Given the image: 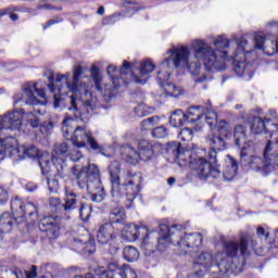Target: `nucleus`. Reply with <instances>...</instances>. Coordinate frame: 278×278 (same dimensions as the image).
<instances>
[{"mask_svg":"<svg viewBox=\"0 0 278 278\" xmlns=\"http://www.w3.org/2000/svg\"><path fill=\"white\" fill-rule=\"evenodd\" d=\"M241 108H242V105L237 104V105L235 106V110H240Z\"/></svg>","mask_w":278,"mask_h":278,"instance_id":"obj_61","label":"nucleus"},{"mask_svg":"<svg viewBox=\"0 0 278 278\" xmlns=\"http://www.w3.org/2000/svg\"><path fill=\"white\" fill-rule=\"evenodd\" d=\"M213 46L215 48L203 39L193 40L191 42L193 59L191 60H189L190 49L186 46L167 50L170 55L161 63L162 71L157 73L160 86L168 84L173 66L174 68H188L195 84L212 81V74L201 75V62L208 73L225 71L227 62H232L236 75L249 80L253 78V68L251 63L247 62V55L255 50L273 55V39L266 42V36L262 34L254 36V45H250L244 36L239 40H229L227 36L219 35L213 38Z\"/></svg>","mask_w":278,"mask_h":278,"instance_id":"obj_1","label":"nucleus"},{"mask_svg":"<svg viewBox=\"0 0 278 278\" xmlns=\"http://www.w3.org/2000/svg\"><path fill=\"white\" fill-rule=\"evenodd\" d=\"M25 12H27L28 14H36V9L27 8L25 9Z\"/></svg>","mask_w":278,"mask_h":278,"instance_id":"obj_57","label":"nucleus"},{"mask_svg":"<svg viewBox=\"0 0 278 278\" xmlns=\"http://www.w3.org/2000/svg\"><path fill=\"white\" fill-rule=\"evenodd\" d=\"M66 125H68V119H64L63 121V127H62V131H63V134H64V136H68V134H70V129H68V126H66Z\"/></svg>","mask_w":278,"mask_h":278,"instance_id":"obj_50","label":"nucleus"},{"mask_svg":"<svg viewBox=\"0 0 278 278\" xmlns=\"http://www.w3.org/2000/svg\"><path fill=\"white\" fill-rule=\"evenodd\" d=\"M65 153H68V143L62 142V143H56L54 146L53 153H52L53 165L51 167V170H53V168H55L56 170V174H54V177H56V175H62V173H64V159L58 155H64Z\"/></svg>","mask_w":278,"mask_h":278,"instance_id":"obj_17","label":"nucleus"},{"mask_svg":"<svg viewBox=\"0 0 278 278\" xmlns=\"http://www.w3.org/2000/svg\"><path fill=\"white\" fill-rule=\"evenodd\" d=\"M99 278H138L136 270L129 265L118 266L117 263H109L108 270L100 268L98 270Z\"/></svg>","mask_w":278,"mask_h":278,"instance_id":"obj_15","label":"nucleus"},{"mask_svg":"<svg viewBox=\"0 0 278 278\" xmlns=\"http://www.w3.org/2000/svg\"><path fill=\"white\" fill-rule=\"evenodd\" d=\"M167 151L176 157V162L179 166H189L191 170L197 172L199 179H202L203 181L210 178L218 179L220 177V169L211 166L207 163V160L197 156L192 151L181 149L180 142H169Z\"/></svg>","mask_w":278,"mask_h":278,"instance_id":"obj_5","label":"nucleus"},{"mask_svg":"<svg viewBox=\"0 0 278 278\" xmlns=\"http://www.w3.org/2000/svg\"><path fill=\"white\" fill-rule=\"evenodd\" d=\"M213 130L216 135L220 136V138L229 139L231 138V128L229 127V124H227L226 121H222L216 127H213Z\"/></svg>","mask_w":278,"mask_h":278,"instance_id":"obj_33","label":"nucleus"},{"mask_svg":"<svg viewBox=\"0 0 278 278\" xmlns=\"http://www.w3.org/2000/svg\"><path fill=\"white\" fill-rule=\"evenodd\" d=\"M72 249L76 253H81L83 255H92L94 253V242L84 241V239H74L72 241Z\"/></svg>","mask_w":278,"mask_h":278,"instance_id":"obj_22","label":"nucleus"},{"mask_svg":"<svg viewBox=\"0 0 278 278\" xmlns=\"http://www.w3.org/2000/svg\"><path fill=\"white\" fill-rule=\"evenodd\" d=\"M81 75H84V67L78 65L74 68L72 85L64 75H58L55 84L65 81L68 91L73 92V96L70 97V112H74L76 118L79 117L84 123H88L90 114L94 110V97H92V92L88 89V84L81 80Z\"/></svg>","mask_w":278,"mask_h":278,"instance_id":"obj_4","label":"nucleus"},{"mask_svg":"<svg viewBox=\"0 0 278 278\" xmlns=\"http://www.w3.org/2000/svg\"><path fill=\"white\" fill-rule=\"evenodd\" d=\"M56 23H62V18L58 17L56 20H50L48 21L45 26L43 29H49V27H51V25H55Z\"/></svg>","mask_w":278,"mask_h":278,"instance_id":"obj_48","label":"nucleus"},{"mask_svg":"<svg viewBox=\"0 0 278 278\" xmlns=\"http://www.w3.org/2000/svg\"><path fill=\"white\" fill-rule=\"evenodd\" d=\"M111 177V194L112 197H121V163L114 161L109 166Z\"/></svg>","mask_w":278,"mask_h":278,"instance_id":"obj_19","label":"nucleus"},{"mask_svg":"<svg viewBox=\"0 0 278 278\" xmlns=\"http://www.w3.org/2000/svg\"><path fill=\"white\" fill-rule=\"evenodd\" d=\"M90 214H92V206L86 203H81L79 207L80 219L84 222L89 220Z\"/></svg>","mask_w":278,"mask_h":278,"instance_id":"obj_37","label":"nucleus"},{"mask_svg":"<svg viewBox=\"0 0 278 278\" xmlns=\"http://www.w3.org/2000/svg\"><path fill=\"white\" fill-rule=\"evenodd\" d=\"M12 12H16V7L11 5L5 9H0V18L2 16H8V14H12Z\"/></svg>","mask_w":278,"mask_h":278,"instance_id":"obj_44","label":"nucleus"},{"mask_svg":"<svg viewBox=\"0 0 278 278\" xmlns=\"http://www.w3.org/2000/svg\"><path fill=\"white\" fill-rule=\"evenodd\" d=\"M205 109L201 106H191L188 109L187 113H185V117L187 118V123H199V121H205V116H207V112H213L207 109L204 114Z\"/></svg>","mask_w":278,"mask_h":278,"instance_id":"obj_25","label":"nucleus"},{"mask_svg":"<svg viewBox=\"0 0 278 278\" xmlns=\"http://www.w3.org/2000/svg\"><path fill=\"white\" fill-rule=\"evenodd\" d=\"M98 14H100V16H102V14H105V9L103 7H100L98 9Z\"/></svg>","mask_w":278,"mask_h":278,"instance_id":"obj_58","label":"nucleus"},{"mask_svg":"<svg viewBox=\"0 0 278 278\" xmlns=\"http://www.w3.org/2000/svg\"><path fill=\"white\" fill-rule=\"evenodd\" d=\"M73 175L77 179V186L80 190H87L92 203H102L105 201V189L101 182V170L96 164L83 166L79 170V165L73 167Z\"/></svg>","mask_w":278,"mask_h":278,"instance_id":"obj_7","label":"nucleus"},{"mask_svg":"<svg viewBox=\"0 0 278 278\" xmlns=\"http://www.w3.org/2000/svg\"><path fill=\"white\" fill-rule=\"evenodd\" d=\"M1 147L4 150H0V162H3V160L5 159V153H10V152L5 149V146L1 144Z\"/></svg>","mask_w":278,"mask_h":278,"instance_id":"obj_52","label":"nucleus"},{"mask_svg":"<svg viewBox=\"0 0 278 278\" xmlns=\"http://www.w3.org/2000/svg\"><path fill=\"white\" fill-rule=\"evenodd\" d=\"M127 219V214L125 213V208L122 206L114 207L109 215V224L111 225H125V220Z\"/></svg>","mask_w":278,"mask_h":278,"instance_id":"obj_27","label":"nucleus"},{"mask_svg":"<svg viewBox=\"0 0 278 278\" xmlns=\"http://www.w3.org/2000/svg\"><path fill=\"white\" fill-rule=\"evenodd\" d=\"M233 138L235 144L239 148L241 147V149L244 147V144L253 142L252 140L247 141V123H244V125L239 124L235 126Z\"/></svg>","mask_w":278,"mask_h":278,"instance_id":"obj_26","label":"nucleus"},{"mask_svg":"<svg viewBox=\"0 0 278 278\" xmlns=\"http://www.w3.org/2000/svg\"><path fill=\"white\" fill-rule=\"evenodd\" d=\"M269 27H274L278 31V22H270Z\"/></svg>","mask_w":278,"mask_h":278,"instance_id":"obj_55","label":"nucleus"},{"mask_svg":"<svg viewBox=\"0 0 278 278\" xmlns=\"http://www.w3.org/2000/svg\"><path fill=\"white\" fill-rule=\"evenodd\" d=\"M48 125H49V127H52V124H51V123H49Z\"/></svg>","mask_w":278,"mask_h":278,"instance_id":"obj_62","label":"nucleus"},{"mask_svg":"<svg viewBox=\"0 0 278 278\" xmlns=\"http://www.w3.org/2000/svg\"><path fill=\"white\" fill-rule=\"evenodd\" d=\"M106 73L109 77H111V83L106 84L104 89H101V74L99 73V67L97 65L91 66V77L94 81L96 90L101 92L104 101L110 102L112 99H114V97H116V94H118L119 78L124 81V84H127V78H125V75L121 76L119 78L116 77L118 70L114 65H109Z\"/></svg>","mask_w":278,"mask_h":278,"instance_id":"obj_11","label":"nucleus"},{"mask_svg":"<svg viewBox=\"0 0 278 278\" xmlns=\"http://www.w3.org/2000/svg\"><path fill=\"white\" fill-rule=\"evenodd\" d=\"M160 124V117L157 116H152L143 119L141 122L140 128L142 131H149V129H153L155 125Z\"/></svg>","mask_w":278,"mask_h":278,"instance_id":"obj_35","label":"nucleus"},{"mask_svg":"<svg viewBox=\"0 0 278 278\" xmlns=\"http://www.w3.org/2000/svg\"><path fill=\"white\" fill-rule=\"evenodd\" d=\"M155 71V64L151 62L150 60H144L141 62H136L134 64L124 61L122 68L119 71L122 75V79L124 75H127L129 73L130 79H134L136 84H142L144 85L147 83V76L151 75Z\"/></svg>","mask_w":278,"mask_h":278,"instance_id":"obj_12","label":"nucleus"},{"mask_svg":"<svg viewBox=\"0 0 278 278\" xmlns=\"http://www.w3.org/2000/svg\"><path fill=\"white\" fill-rule=\"evenodd\" d=\"M0 143L9 152L10 157L15 162H18V160H25V157H38V165L40 166L42 175H49L51 170V162H49V159H45L49 157L48 153L40 156V150H38L36 146L18 147V141H16V138L14 137H7L5 139L0 138Z\"/></svg>","mask_w":278,"mask_h":278,"instance_id":"obj_9","label":"nucleus"},{"mask_svg":"<svg viewBox=\"0 0 278 278\" xmlns=\"http://www.w3.org/2000/svg\"><path fill=\"white\" fill-rule=\"evenodd\" d=\"M144 233H147V226H136V224L126 225L122 229V236L128 242H136Z\"/></svg>","mask_w":278,"mask_h":278,"instance_id":"obj_21","label":"nucleus"},{"mask_svg":"<svg viewBox=\"0 0 278 278\" xmlns=\"http://www.w3.org/2000/svg\"><path fill=\"white\" fill-rule=\"evenodd\" d=\"M194 134L190 128H182L178 135V138L182 140V142H190V140H192Z\"/></svg>","mask_w":278,"mask_h":278,"instance_id":"obj_39","label":"nucleus"},{"mask_svg":"<svg viewBox=\"0 0 278 278\" xmlns=\"http://www.w3.org/2000/svg\"><path fill=\"white\" fill-rule=\"evenodd\" d=\"M119 154L122 159L128 164H138L140 162V154L130 144H125L119 147Z\"/></svg>","mask_w":278,"mask_h":278,"instance_id":"obj_24","label":"nucleus"},{"mask_svg":"<svg viewBox=\"0 0 278 278\" xmlns=\"http://www.w3.org/2000/svg\"><path fill=\"white\" fill-rule=\"evenodd\" d=\"M8 201V191L0 187V203H5Z\"/></svg>","mask_w":278,"mask_h":278,"instance_id":"obj_46","label":"nucleus"},{"mask_svg":"<svg viewBox=\"0 0 278 278\" xmlns=\"http://www.w3.org/2000/svg\"><path fill=\"white\" fill-rule=\"evenodd\" d=\"M118 231L114 229L112 224H103L99 227L97 232V241L99 244H110L112 240H116Z\"/></svg>","mask_w":278,"mask_h":278,"instance_id":"obj_20","label":"nucleus"},{"mask_svg":"<svg viewBox=\"0 0 278 278\" xmlns=\"http://www.w3.org/2000/svg\"><path fill=\"white\" fill-rule=\"evenodd\" d=\"M0 278H23L21 269L0 268Z\"/></svg>","mask_w":278,"mask_h":278,"instance_id":"obj_36","label":"nucleus"},{"mask_svg":"<svg viewBox=\"0 0 278 278\" xmlns=\"http://www.w3.org/2000/svg\"><path fill=\"white\" fill-rule=\"evenodd\" d=\"M168 186H173L175 184V178L170 177L167 179Z\"/></svg>","mask_w":278,"mask_h":278,"instance_id":"obj_59","label":"nucleus"},{"mask_svg":"<svg viewBox=\"0 0 278 278\" xmlns=\"http://www.w3.org/2000/svg\"><path fill=\"white\" fill-rule=\"evenodd\" d=\"M49 192H58L60 190V182L55 178H47Z\"/></svg>","mask_w":278,"mask_h":278,"instance_id":"obj_42","label":"nucleus"},{"mask_svg":"<svg viewBox=\"0 0 278 278\" xmlns=\"http://www.w3.org/2000/svg\"><path fill=\"white\" fill-rule=\"evenodd\" d=\"M54 77H53V75H51V76H49V85H48V88H49V90H50V92H55V83H54Z\"/></svg>","mask_w":278,"mask_h":278,"instance_id":"obj_49","label":"nucleus"},{"mask_svg":"<svg viewBox=\"0 0 278 278\" xmlns=\"http://www.w3.org/2000/svg\"><path fill=\"white\" fill-rule=\"evenodd\" d=\"M63 99H62V93H54V102L53 105L55 109L60 108V103H62Z\"/></svg>","mask_w":278,"mask_h":278,"instance_id":"obj_47","label":"nucleus"},{"mask_svg":"<svg viewBox=\"0 0 278 278\" xmlns=\"http://www.w3.org/2000/svg\"><path fill=\"white\" fill-rule=\"evenodd\" d=\"M86 278H96L92 274H86Z\"/></svg>","mask_w":278,"mask_h":278,"instance_id":"obj_60","label":"nucleus"},{"mask_svg":"<svg viewBox=\"0 0 278 278\" xmlns=\"http://www.w3.org/2000/svg\"><path fill=\"white\" fill-rule=\"evenodd\" d=\"M168 244L177 247L182 255L192 254L197 249L203 244V236L199 232L186 233L182 231L181 226L174 225L168 227L167 225L160 226V232L155 230L143 233V238L140 242L144 255H151L155 251L164 253L168 248Z\"/></svg>","mask_w":278,"mask_h":278,"instance_id":"obj_2","label":"nucleus"},{"mask_svg":"<svg viewBox=\"0 0 278 278\" xmlns=\"http://www.w3.org/2000/svg\"><path fill=\"white\" fill-rule=\"evenodd\" d=\"M114 23H116V16L114 15L104 17L102 21V25H114Z\"/></svg>","mask_w":278,"mask_h":278,"instance_id":"obj_45","label":"nucleus"},{"mask_svg":"<svg viewBox=\"0 0 278 278\" xmlns=\"http://www.w3.org/2000/svg\"><path fill=\"white\" fill-rule=\"evenodd\" d=\"M87 143L93 151H98L99 153L103 151V148L94 140L92 132L88 130V128L81 126L76 127L72 136V144H74L76 149H84Z\"/></svg>","mask_w":278,"mask_h":278,"instance_id":"obj_13","label":"nucleus"},{"mask_svg":"<svg viewBox=\"0 0 278 278\" xmlns=\"http://www.w3.org/2000/svg\"><path fill=\"white\" fill-rule=\"evenodd\" d=\"M268 123H270L269 118H262L260 116H255L250 123V129L255 136L264 134V131H266V125H268Z\"/></svg>","mask_w":278,"mask_h":278,"instance_id":"obj_30","label":"nucleus"},{"mask_svg":"<svg viewBox=\"0 0 278 278\" xmlns=\"http://www.w3.org/2000/svg\"><path fill=\"white\" fill-rule=\"evenodd\" d=\"M238 175V163L233 157L228 156V160L226 161V166L223 173V177L225 181H231L233 177Z\"/></svg>","mask_w":278,"mask_h":278,"instance_id":"obj_29","label":"nucleus"},{"mask_svg":"<svg viewBox=\"0 0 278 278\" xmlns=\"http://www.w3.org/2000/svg\"><path fill=\"white\" fill-rule=\"evenodd\" d=\"M135 114L139 118H142L144 116H149V114H150L149 106H147V104H139V105H137L135 108Z\"/></svg>","mask_w":278,"mask_h":278,"instance_id":"obj_41","label":"nucleus"},{"mask_svg":"<svg viewBox=\"0 0 278 278\" xmlns=\"http://www.w3.org/2000/svg\"><path fill=\"white\" fill-rule=\"evenodd\" d=\"M223 244L224 251L218 252L215 257L210 252H203L195 257L194 264L195 266H201V269L189 275L188 278H202L214 264L223 275L233 270V268L242 270L249 253V241H247V238L241 237L237 240L224 241Z\"/></svg>","mask_w":278,"mask_h":278,"instance_id":"obj_3","label":"nucleus"},{"mask_svg":"<svg viewBox=\"0 0 278 278\" xmlns=\"http://www.w3.org/2000/svg\"><path fill=\"white\" fill-rule=\"evenodd\" d=\"M276 233H278V229L276 230Z\"/></svg>","mask_w":278,"mask_h":278,"instance_id":"obj_64","label":"nucleus"},{"mask_svg":"<svg viewBox=\"0 0 278 278\" xmlns=\"http://www.w3.org/2000/svg\"><path fill=\"white\" fill-rule=\"evenodd\" d=\"M40 97V99H45L46 93L45 89H38L36 83L29 84L24 88L23 101L25 105H40V101L36 99V94Z\"/></svg>","mask_w":278,"mask_h":278,"instance_id":"obj_18","label":"nucleus"},{"mask_svg":"<svg viewBox=\"0 0 278 278\" xmlns=\"http://www.w3.org/2000/svg\"><path fill=\"white\" fill-rule=\"evenodd\" d=\"M265 233H266V230L264 229V227L257 228V236H264Z\"/></svg>","mask_w":278,"mask_h":278,"instance_id":"obj_54","label":"nucleus"},{"mask_svg":"<svg viewBox=\"0 0 278 278\" xmlns=\"http://www.w3.org/2000/svg\"><path fill=\"white\" fill-rule=\"evenodd\" d=\"M123 255L126 262H138L140 260V252L132 245L124 248Z\"/></svg>","mask_w":278,"mask_h":278,"instance_id":"obj_34","label":"nucleus"},{"mask_svg":"<svg viewBox=\"0 0 278 278\" xmlns=\"http://www.w3.org/2000/svg\"><path fill=\"white\" fill-rule=\"evenodd\" d=\"M119 197H113L115 203H124L125 207L129 210L134 203V199L140 192V185L136 184L131 177H128L123 186L119 185Z\"/></svg>","mask_w":278,"mask_h":278,"instance_id":"obj_14","label":"nucleus"},{"mask_svg":"<svg viewBox=\"0 0 278 278\" xmlns=\"http://www.w3.org/2000/svg\"><path fill=\"white\" fill-rule=\"evenodd\" d=\"M49 205L52 210V212H61V210H64V204H62V200L60 198H49Z\"/></svg>","mask_w":278,"mask_h":278,"instance_id":"obj_38","label":"nucleus"},{"mask_svg":"<svg viewBox=\"0 0 278 278\" xmlns=\"http://www.w3.org/2000/svg\"><path fill=\"white\" fill-rule=\"evenodd\" d=\"M38 124H39L38 118H35L30 122L31 127H38Z\"/></svg>","mask_w":278,"mask_h":278,"instance_id":"obj_56","label":"nucleus"},{"mask_svg":"<svg viewBox=\"0 0 278 278\" xmlns=\"http://www.w3.org/2000/svg\"><path fill=\"white\" fill-rule=\"evenodd\" d=\"M64 194L63 211L73 212L77 207V193L65 187Z\"/></svg>","mask_w":278,"mask_h":278,"instance_id":"obj_28","label":"nucleus"},{"mask_svg":"<svg viewBox=\"0 0 278 278\" xmlns=\"http://www.w3.org/2000/svg\"><path fill=\"white\" fill-rule=\"evenodd\" d=\"M151 134L153 138H166L168 136V129L164 126H159Z\"/></svg>","mask_w":278,"mask_h":278,"instance_id":"obj_40","label":"nucleus"},{"mask_svg":"<svg viewBox=\"0 0 278 278\" xmlns=\"http://www.w3.org/2000/svg\"><path fill=\"white\" fill-rule=\"evenodd\" d=\"M11 212H4L0 215V233H12L16 225L29 223L31 218H38V210L34 203L15 197L11 200Z\"/></svg>","mask_w":278,"mask_h":278,"instance_id":"obj_8","label":"nucleus"},{"mask_svg":"<svg viewBox=\"0 0 278 278\" xmlns=\"http://www.w3.org/2000/svg\"><path fill=\"white\" fill-rule=\"evenodd\" d=\"M37 10H55V8L51 4H39Z\"/></svg>","mask_w":278,"mask_h":278,"instance_id":"obj_51","label":"nucleus"},{"mask_svg":"<svg viewBox=\"0 0 278 278\" xmlns=\"http://www.w3.org/2000/svg\"><path fill=\"white\" fill-rule=\"evenodd\" d=\"M205 123L211 127L212 132L206 137V142L210 144L211 149L207 154V164L214 168H218V159L216 151H225L227 149V142L225 138L214 131V127L218 125L217 115L214 111H207L205 115Z\"/></svg>","mask_w":278,"mask_h":278,"instance_id":"obj_10","label":"nucleus"},{"mask_svg":"<svg viewBox=\"0 0 278 278\" xmlns=\"http://www.w3.org/2000/svg\"><path fill=\"white\" fill-rule=\"evenodd\" d=\"M10 15L11 21H18V14L11 12V13H7Z\"/></svg>","mask_w":278,"mask_h":278,"instance_id":"obj_53","label":"nucleus"},{"mask_svg":"<svg viewBox=\"0 0 278 278\" xmlns=\"http://www.w3.org/2000/svg\"><path fill=\"white\" fill-rule=\"evenodd\" d=\"M59 92H62V89H61V88H59Z\"/></svg>","mask_w":278,"mask_h":278,"instance_id":"obj_63","label":"nucleus"},{"mask_svg":"<svg viewBox=\"0 0 278 278\" xmlns=\"http://www.w3.org/2000/svg\"><path fill=\"white\" fill-rule=\"evenodd\" d=\"M70 160H72V162H79V160H84V154L79 150H73L70 153Z\"/></svg>","mask_w":278,"mask_h":278,"instance_id":"obj_43","label":"nucleus"},{"mask_svg":"<svg viewBox=\"0 0 278 278\" xmlns=\"http://www.w3.org/2000/svg\"><path fill=\"white\" fill-rule=\"evenodd\" d=\"M188 123L186 113L181 110H176L169 117V124L172 127H184Z\"/></svg>","mask_w":278,"mask_h":278,"instance_id":"obj_31","label":"nucleus"},{"mask_svg":"<svg viewBox=\"0 0 278 278\" xmlns=\"http://www.w3.org/2000/svg\"><path fill=\"white\" fill-rule=\"evenodd\" d=\"M254 152L255 146L253 141H249L243 148H241L240 155L242 166H249L251 170H254V173H261L264 177H266L273 168H278V153L277 150H275L273 142H267L263 153L264 159L254 155Z\"/></svg>","mask_w":278,"mask_h":278,"instance_id":"obj_6","label":"nucleus"},{"mask_svg":"<svg viewBox=\"0 0 278 278\" xmlns=\"http://www.w3.org/2000/svg\"><path fill=\"white\" fill-rule=\"evenodd\" d=\"M40 231L47 233L50 240H55L60 236V224H58V216H45L39 223Z\"/></svg>","mask_w":278,"mask_h":278,"instance_id":"obj_16","label":"nucleus"},{"mask_svg":"<svg viewBox=\"0 0 278 278\" xmlns=\"http://www.w3.org/2000/svg\"><path fill=\"white\" fill-rule=\"evenodd\" d=\"M138 153L139 161L142 160V162H149V160H153V155H155L153 143L148 140H140L138 142Z\"/></svg>","mask_w":278,"mask_h":278,"instance_id":"obj_23","label":"nucleus"},{"mask_svg":"<svg viewBox=\"0 0 278 278\" xmlns=\"http://www.w3.org/2000/svg\"><path fill=\"white\" fill-rule=\"evenodd\" d=\"M161 88L164 97H174L177 99V97H181V94H184V90H181V88L177 87L175 84L165 83V85H162Z\"/></svg>","mask_w":278,"mask_h":278,"instance_id":"obj_32","label":"nucleus"}]
</instances>
